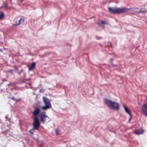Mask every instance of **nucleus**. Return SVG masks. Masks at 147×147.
Here are the masks:
<instances>
[{
	"mask_svg": "<svg viewBox=\"0 0 147 147\" xmlns=\"http://www.w3.org/2000/svg\"><path fill=\"white\" fill-rule=\"evenodd\" d=\"M47 118L49 119V117L46 114L45 112H42L40 115V119L41 121L43 123H45L46 120Z\"/></svg>",
	"mask_w": 147,
	"mask_h": 147,
	"instance_id": "5",
	"label": "nucleus"
},
{
	"mask_svg": "<svg viewBox=\"0 0 147 147\" xmlns=\"http://www.w3.org/2000/svg\"><path fill=\"white\" fill-rule=\"evenodd\" d=\"M11 83L9 84H8L7 85L8 86H9L11 85Z\"/></svg>",
	"mask_w": 147,
	"mask_h": 147,
	"instance_id": "23",
	"label": "nucleus"
},
{
	"mask_svg": "<svg viewBox=\"0 0 147 147\" xmlns=\"http://www.w3.org/2000/svg\"><path fill=\"white\" fill-rule=\"evenodd\" d=\"M104 102L109 108L112 110L118 111L119 108V104L107 98H105L104 100Z\"/></svg>",
	"mask_w": 147,
	"mask_h": 147,
	"instance_id": "1",
	"label": "nucleus"
},
{
	"mask_svg": "<svg viewBox=\"0 0 147 147\" xmlns=\"http://www.w3.org/2000/svg\"><path fill=\"white\" fill-rule=\"evenodd\" d=\"M35 63L34 62H33L30 65H28V66L29 67V71L33 70L35 68Z\"/></svg>",
	"mask_w": 147,
	"mask_h": 147,
	"instance_id": "8",
	"label": "nucleus"
},
{
	"mask_svg": "<svg viewBox=\"0 0 147 147\" xmlns=\"http://www.w3.org/2000/svg\"><path fill=\"white\" fill-rule=\"evenodd\" d=\"M4 14L3 11L1 12V13L0 14V20L2 19V18L4 16Z\"/></svg>",
	"mask_w": 147,
	"mask_h": 147,
	"instance_id": "14",
	"label": "nucleus"
},
{
	"mask_svg": "<svg viewBox=\"0 0 147 147\" xmlns=\"http://www.w3.org/2000/svg\"><path fill=\"white\" fill-rule=\"evenodd\" d=\"M141 111L144 115L147 117V103L143 106Z\"/></svg>",
	"mask_w": 147,
	"mask_h": 147,
	"instance_id": "6",
	"label": "nucleus"
},
{
	"mask_svg": "<svg viewBox=\"0 0 147 147\" xmlns=\"http://www.w3.org/2000/svg\"><path fill=\"white\" fill-rule=\"evenodd\" d=\"M42 100L45 106H42L41 107L42 110H46L51 108V105L49 99L43 96L42 97Z\"/></svg>",
	"mask_w": 147,
	"mask_h": 147,
	"instance_id": "3",
	"label": "nucleus"
},
{
	"mask_svg": "<svg viewBox=\"0 0 147 147\" xmlns=\"http://www.w3.org/2000/svg\"><path fill=\"white\" fill-rule=\"evenodd\" d=\"M5 118L6 119H7V120L9 121H10L11 120L10 118H8V116L7 115H6L5 117Z\"/></svg>",
	"mask_w": 147,
	"mask_h": 147,
	"instance_id": "15",
	"label": "nucleus"
},
{
	"mask_svg": "<svg viewBox=\"0 0 147 147\" xmlns=\"http://www.w3.org/2000/svg\"><path fill=\"white\" fill-rule=\"evenodd\" d=\"M24 19L23 18H21L20 20H19L18 21V24L16 23V24L14 25L15 26H18L19 25V24L21 23H24Z\"/></svg>",
	"mask_w": 147,
	"mask_h": 147,
	"instance_id": "11",
	"label": "nucleus"
},
{
	"mask_svg": "<svg viewBox=\"0 0 147 147\" xmlns=\"http://www.w3.org/2000/svg\"><path fill=\"white\" fill-rule=\"evenodd\" d=\"M21 2H22L24 0H19Z\"/></svg>",
	"mask_w": 147,
	"mask_h": 147,
	"instance_id": "24",
	"label": "nucleus"
},
{
	"mask_svg": "<svg viewBox=\"0 0 147 147\" xmlns=\"http://www.w3.org/2000/svg\"><path fill=\"white\" fill-rule=\"evenodd\" d=\"M55 133L57 135H58L59 134V130L58 128H57L55 130Z\"/></svg>",
	"mask_w": 147,
	"mask_h": 147,
	"instance_id": "13",
	"label": "nucleus"
},
{
	"mask_svg": "<svg viewBox=\"0 0 147 147\" xmlns=\"http://www.w3.org/2000/svg\"><path fill=\"white\" fill-rule=\"evenodd\" d=\"M34 130H32V129H30L29 131V132L31 133L32 134H33L34 131H33Z\"/></svg>",
	"mask_w": 147,
	"mask_h": 147,
	"instance_id": "17",
	"label": "nucleus"
},
{
	"mask_svg": "<svg viewBox=\"0 0 147 147\" xmlns=\"http://www.w3.org/2000/svg\"><path fill=\"white\" fill-rule=\"evenodd\" d=\"M140 13H142L143 14H144L146 12V11H143L142 10H140Z\"/></svg>",
	"mask_w": 147,
	"mask_h": 147,
	"instance_id": "18",
	"label": "nucleus"
},
{
	"mask_svg": "<svg viewBox=\"0 0 147 147\" xmlns=\"http://www.w3.org/2000/svg\"><path fill=\"white\" fill-rule=\"evenodd\" d=\"M40 112V110L39 108L37 107L35 109V110L32 112V113L34 117H37V116Z\"/></svg>",
	"mask_w": 147,
	"mask_h": 147,
	"instance_id": "7",
	"label": "nucleus"
},
{
	"mask_svg": "<svg viewBox=\"0 0 147 147\" xmlns=\"http://www.w3.org/2000/svg\"><path fill=\"white\" fill-rule=\"evenodd\" d=\"M3 80L4 81H7V80L6 79H4Z\"/></svg>",
	"mask_w": 147,
	"mask_h": 147,
	"instance_id": "22",
	"label": "nucleus"
},
{
	"mask_svg": "<svg viewBox=\"0 0 147 147\" xmlns=\"http://www.w3.org/2000/svg\"><path fill=\"white\" fill-rule=\"evenodd\" d=\"M129 116H130V118L129 120V122L130 121V120L131 119V114H130V115H129Z\"/></svg>",
	"mask_w": 147,
	"mask_h": 147,
	"instance_id": "20",
	"label": "nucleus"
},
{
	"mask_svg": "<svg viewBox=\"0 0 147 147\" xmlns=\"http://www.w3.org/2000/svg\"><path fill=\"white\" fill-rule=\"evenodd\" d=\"M24 76H26V75H24Z\"/></svg>",
	"mask_w": 147,
	"mask_h": 147,
	"instance_id": "26",
	"label": "nucleus"
},
{
	"mask_svg": "<svg viewBox=\"0 0 147 147\" xmlns=\"http://www.w3.org/2000/svg\"><path fill=\"white\" fill-rule=\"evenodd\" d=\"M101 23L102 24H105V21H101Z\"/></svg>",
	"mask_w": 147,
	"mask_h": 147,
	"instance_id": "21",
	"label": "nucleus"
},
{
	"mask_svg": "<svg viewBox=\"0 0 147 147\" xmlns=\"http://www.w3.org/2000/svg\"><path fill=\"white\" fill-rule=\"evenodd\" d=\"M131 11L133 12L137 13H140V10L138 8H134L131 9Z\"/></svg>",
	"mask_w": 147,
	"mask_h": 147,
	"instance_id": "10",
	"label": "nucleus"
},
{
	"mask_svg": "<svg viewBox=\"0 0 147 147\" xmlns=\"http://www.w3.org/2000/svg\"><path fill=\"white\" fill-rule=\"evenodd\" d=\"M11 99H12V100H13L14 101H19L20 100L19 99H16L14 97H12V98H11Z\"/></svg>",
	"mask_w": 147,
	"mask_h": 147,
	"instance_id": "16",
	"label": "nucleus"
},
{
	"mask_svg": "<svg viewBox=\"0 0 147 147\" xmlns=\"http://www.w3.org/2000/svg\"><path fill=\"white\" fill-rule=\"evenodd\" d=\"M33 120V128L32 130H38L40 126V123L38 118L37 117H34Z\"/></svg>",
	"mask_w": 147,
	"mask_h": 147,
	"instance_id": "4",
	"label": "nucleus"
},
{
	"mask_svg": "<svg viewBox=\"0 0 147 147\" xmlns=\"http://www.w3.org/2000/svg\"><path fill=\"white\" fill-rule=\"evenodd\" d=\"M146 23H147V20H146Z\"/></svg>",
	"mask_w": 147,
	"mask_h": 147,
	"instance_id": "27",
	"label": "nucleus"
},
{
	"mask_svg": "<svg viewBox=\"0 0 147 147\" xmlns=\"http://www.w3.org/2000/svg\"><path fill=\"white\" fill-rule=\"evenodd\" d=\"M109 11L113 14L123 13L127 11L130 9L123 7L122 8L108 7Z\"/></svg>",
	"mask_w": 147,
	"mask_h": 147,
	"instance_id": "2",
	"label": "nucleus"
},
{
	"mask_svg": "<svg viewBox=\"0 0 147 147\" xmlns=\"http://www.w3.org/2000/svg\"><path fill=\"white\" fill-rule=\"evenodd\" d=\"M23 69H21V70L20 71V72H18V74L20 75V74H21V73L22 72H23Z\"/></svg>",
	"mask_w": 147,
	"mask_h": 147,
	"instance_id": "19",
	"label": "nucleus"
},
{
	"mask_svg": "<svg viewBox=\"0 0 147 147\" xmlns=\"http://www.w3.org/2000/svg\"><path fill=\"white\" fill-rule=\"evenodd\" d=\"M123 107L125 112L128 113L129 115H130L131 113L129 112L128 109L124 105L123 106Z\"/></svg>",
	"mask_w": 147,
	"mask_h": 147,
	"instance_id": "12",
	"label": "nucleus"
},
{
	"mask_svg": "<svg viewBox=\"0 0 147 147\" xmlns=\"http://www.w3.org/2000/svg\"><path fill=\"white\" fill-rule=\"evenodd\" d=\"M28 84L29 85H31V84L30 83H29Z\"/></svg>",
	"mask_w": 147,
	"mask_h": 147,
	"instance_id": "25",
	"label": "nucleus"
},
{
	"mask_svg": "<svg viewBox=\"0 0 147 147\" xmlns=\"http://www.w3.org/2000/svg\"><path fill=\"white\" fill-rule=\"evenodd\" d=\"M144 132L143 130L138 129L134 131V133L136 134L139 135L142 134Z\"/></svg>",
	"mask_w": 147,
	"mask_h": 147,
	"instance_id": "9",
	"label": "nucleus"
}]
</instances>
